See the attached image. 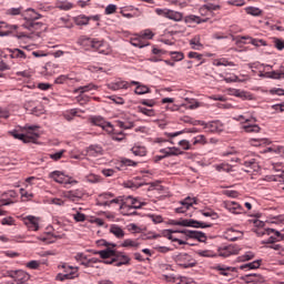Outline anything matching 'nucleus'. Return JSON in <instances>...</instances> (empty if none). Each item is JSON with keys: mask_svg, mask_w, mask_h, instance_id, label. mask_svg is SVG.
Wrapping results in <instances>:
<instances>
[{"mask_svg": "<svg viewBox=\"0 0 284 284\" xmlns=\"http://www.w3.org/2000/svg\"><path fill=\"white\" fill-rule=\"evenodd\" d=\"M30 281V274L24 271H17L13 275L12 284H26Z\"/></svg>", "mask_w": 284, "mask_h": 284, "instance_id": "19", "label": "nucleus"}, {"mask_svg": "<svg viewBox=\"0 0 284 284\" xmlns=\"http://www.w3.org/2000/svg\"><path fill=\"white\" fill-rule=\"evenodd\" d=\"M215 170L217 172H230V170H232V166H230L229 164L222 163V164H216Z\"/></svg>", "mask_w": 284, "mask_h": 284, "instance_id": "61", "label": "nucleus"}, {"mask_svg": "<svg viewBox=\"0 0 284 284\" xmlns=\"http://www.w3.org/2000/svg\"><path fill=\"white\" fill-rule=\"evenodd\" d=\"M10 59H26V52L20 49H13L11 51Z\"/></svg>", "mask_w": 284, "mask_h": 284, "instance_id": "48", "label": "nucleus"}, {"mask_svg": "<svg viewBox=\"0 0 284 284\" xmlns=\"http://www.w3.org/2000/svg\"><path fill=\"white\" fill-rule=\"evenodd\" d=\"M229 92L232 97H239L240 99H243L246 95L245 91L240 89H229Z\"/></svg>", "mask_w": 284, "mask_h": 284, "instance_id": "57", "label": "nucleus"}, {"mask_svg": "<svg viewBox=\"0 0 284 284\" xmlns=\"http://www.w3.org/2000/svg\"><path fill=\"white\" fill-rule=\"evenodd\" d=\"M23 14V7L10 8L6 10L7 17H19Z\"/></svg>", "mask_w": 284, "mask_h": 284, "instance_id": "36", "label": "nucleus"}, {"mask_svg": "<svg viewBox=\"0 0 284 284\" xmlns=\"http://www.w3.org/2000/svg\"><path fill=\"white\" fill-rule=\"evenodd\" d=\"M254 258V253L253 252H246L244 255L239 257V261L245 262V261H252Z\"/></svg>", "mask_w": 284, "mask_h": 284, "instance_id": "64", "label": "nucleus"}, {"mask_svg": "<svg viewBox=\"0 0 284 284\" xmlns=\"http://www.w3.org/2000/svg\"><path fill=\"white\" fill-rule=\"evenodd\" d=\"M130 43L131 45H133L134 48H145V45H148V43L143 42V38H141L140 34H138L134 38L130 39Z\"/></svg>", "mask_w": 284, "mask_h": 284, "instance_id": "32", "label": "nucleus"}, {"mask_svg": "<svg viewBox=\"0 0 284 284\" xmlns=\"http://www.w3.org/2000/svg\"><path fill=\"white\" fill-rule=\"evenodd\" d=\"M132 154L134 156H145L148 154V150H145V146L135 145L131 149Z\"/></svg>", "mask_w": 284, "mask_h": 284, "instance_id": "38", "label": "nucleus"}, {"mask_svg": "<svg viewBox=\"0 0 284 284\" xmlns=\"http://www.w3.org/2000/svg\"><path fill=\"white\" fill-rule=\"evenodd\" d=\"M215 272H219L220 276H231L232 272H236L235 267L217 264L213 266Z\"/></svg>", "mask_w": 284, "mask_h": 284, "instance_id": "21", "label": "nucleus"}, {"mask_svg": "<svg viewBox=\"0 0 284 284\" xmlns=\"http://www.w3.org/2000/svg\"><path fill=\"white\" fill-rule=\"evenodd\" d=\"M192 50H203V43H201V37L196 36L190 40Z\"/></svg>", "mask_w": 284, "mask_h": 284, "instance_id": "35", "label": "nucleus"}, {"mask_svg": "<svg viewBox=\"0 0 284 284\" xmlns=\"http://www.w3.org/2000/svg\"><path fill=\"white\" fill-rule=\"evenodd\" d=\"M63 235H50L40 237V241H43V243H54L57 239H62Z\"/></svg>", "mask_w": 284, "mask_h": 284, "instance_id": "50", "label": "nucleus"}, {"mask_svg": "<svg viewBox=\"0 0 284 284\" xmlns=\"http://www.w3.org/2000/svg\"><path fill=\"white\" fill-rule=\"evenodd\" d=\"M240 281H243L245 284H261L265 283V277L261 274L253 273L241 276Z\"/></svg>", "mask_w": 284, "mask_h": 284, "instance_id": "10", "label": "nucleus"}, {"mask_svg": "<svg viewBox=\"0 0 284 284\" xmlns=\"http://www.w3.org/2000/svg\"><path fill=\"white\" fill-rule=\"evenodd\" d=\"M180 203H181L182 206L176 207L175 212L178 214H185L187 212V210H190V207H192V205H194L196 203V199L187 196L186 199H184Z\"/></svg>", "mask_w": 284, "mask_h": 284, "instance_id": "12", "label": "nucleus"}, {"mask_svg": "<svg viewBox=\"0 0 284 284\" xmlns=\"http://www.w3.org/2000/svg\"><path fill=\"white\" fill-rule=\"evenodd\" d=\"M267 143V140L265 139H251L250 144L253 145V148H261V145H265Z\"/></svg>", "mask_w": 284, "mask_h": 284, "instance_id": "55", "label": "nucleus"}, {"mask_svg": "<svg viewBox=\"0 0 284 284\" xmlns=\"http://www.w3.org/2000/svg\"><path fill=\"white\" fill-rule=\"evenodd\" d=\"M62 196L64 199H69V201H77L79 199H83V191L75 189L71 191H64L62 193Z\"/></svg>", "mask_w": 284, "mask_h": 284, "instance_id": "20", "label": "nucleus"}, {"mask_svg": "<svg viewBox=\"0 0 284 284\" xmlns=\"http://www.w3.org/2000/svg\"><path fill=\"white\" fill-rule=\"evenodd\" d=\"M202 10H207L209 12H214L216 10H221L220 4H216L214 2H207L202 7Z\"/></svg>", "mask_w": 284, "mask_h": 284, "instance_id": "47", "label": "nucleus"}, {"mask_svg": "<svg viewBox=\"0 0 284 284\" xmlns=\"http://www.w3.org/2000/svg\"><path fill=\"white\" fill-rule=\"evenodd\" d=\"M241 252V247L237 245H227L222 246L217 250L219 256H222L223 258H227V256L236 255Z\"/></svg>", "mask_w": 284, "mask_h": 284, "instance_id": "8", "label": "nucleus"}, {"mask_svg": "<svg viewBox=\"0 0 284 284\" xmlns=\"http://www.w3.org/2000/svg\"><path fill=\"white\" fill-rule=\"evenodd\" d=\"M91 123H93V125H98L99 128H104L105 123H108L102 116H94L91 119Z\"/></svg>", "mask_w": 284, "mask_h": 284, "instance_id": "52", "label": "nucleus"}, {"mask_svg": "<svg viewBox=\"0 0 284 284\" xmlns=\"http://www.w3.org/2000/svg\"><path fill=\"white\" fill-rule=\"evenodd\" d=\"M22 17L26 22L30 21V23H32L41 19L42 16L39 12H37L34 9L29 8L24 11Z\"/></svg>", "mask_w": 284, "mask_h": 284, "instance_id": "16", "label": "nucleus"}, {"mask_svg": "<svg viewBox=\"0 0 284 284\" xmlns=\"http://www.w3.org/2000/svg\"><path fill=\"white\" fill-rule=\"evenodd\" d=\"M97 254H99V256L104 260L112 258V256H116V250H113L112 247H106L105 250L98 251Z\"/></svg>", "mask_w": 284, "mask_h": 284, "instance_id": "26", "label": "nucleus"}, {"mask_svg": "<svg viewBox=\"0 0 284 284\" xmlns=\"http://www.w3.org/2000/svg\"><path fill=\"white\" fill-rule=\"evenodd\" d=\"M176 233L181 234V231L166 230L163 232L164 236H166V239H169V241H172L173 243H179V245H187V242H185L183 240L174 239V235H172V234H176Z\"/></svg>", "mask_w": 284, "mask_h": 284, "instance_id": "23", "label": "nucleus"}, {"mask_svg": "<svg viewBox=\"0 0 284 284\" xmlns=\"http://www.w3.org/2000/svg\"><path fill=\"white\" fill-rule=\"evenodd\" d=\"M44 70L49 77H52V74H57V72H59V63L49 62L45 64Z\"/></svg>", "mask_w": 284, "mask_h": 284, "instance_id": "28", "label": "nucleus"}, {"mask_svg": "<svg viewBox=\"0 0 284 284\" xmlns=\"http://www.w3.org/2000/svg\"><path fill=\"white\" fill-rule=\"evenodd\" d=\"M185 101L189 103V110H196V108H201V102L195 99H186Z\"/></svg>", "mask_w": 284, "mask_h": 284, "instance_id": "60", "label": "nucleus"}, {"mask_svg": "<svg viewBox=\"0 0 284 284\" xmlns=\"http://www.w3.org/2000/svg\"><path fill=\"white\" fill-rule=\"evenodd\" d=\"M87 181L89 183H100L101 176L91 173V174L87 175Z\"/></svg>", "mask_w": 284, "mask_h": 284, "instance_id": "63", "label": "nucleus"}, {"mask_svg": "<svg viewBox=\"0 0 284 284\" xmlns=\"http://www.w3.org/2000/svg\"><path fill=\"white\" fill-rule=\"evenodd\" d=\"M92 90H99V87L93 83H90L84 87H79L78 89L73 90V92L74 94H85V92H90Z\"/></svg>", "mask_w": 284, "mask_h": 284, "instance_id": "27", "label": "nucleus"}, {"mask_svg": "<svg viewBox=\"0 0 284 284\" xmlns=\"http://www.w3.org/2000/svg\"><path fill=\"white\" fill-rule=\"evenodd\" d=\"M49 176L55 181V183H60L62 185H77V183H79V181L72 179L70 175H65L61 171H53Z\"/></svg>", "mask_w": 284, "mask_h": 284, "instance_id": "4", "label": "nucleus"}, {"mask_svg": "<svg viewBox=\"0 0 284 284\" xmlns=\"http://www.w3.org/2000/svg\"><path fill=\"white\" fill-rule=\"evenodd\" d=\"M26 267H28V270H39V267H41V262L32 260L26 264Z\"/></svg>", "mask_w": 284, "mask_h": 284, "instance_id": "58", "label": "nucleus"}, {"mask_svg": "<svg viewBox=\"0 0 284 284\" xmlns=\"http://www.w3.org/2000/svg\"><path fill=\"white\" fill-rule=\"evenodd\" d=\"M78 43L84 48V50H90L94 48V39L88 38L85 36L80 37Z\"/></svg>", "mask_w": 284, "mask_h": 284, "instance_id": "24", "label": "nucleus"}, {"mask_svg": "<svg viewBox=\"0 0 284 284\" xmlns=\"http://www.w3.org/2000/svg\"><path fill=\"white\" fill-rule=\"evenodd\" d=\"M68 81H74V78L62 74L54 80V83H57L58 85H63V83H67Z\"/></svg>", "mask_w": 284, "mask_h": 284, "instance_id": "51", "label": "nucleus"}, {"mask_svg": "<svg viewBox=\"0 0 284 284\" xmlns=\"http://www.w3.org/2000/svg\"><path fill=\"white\" fill-rule=\"evenodd\" d=\"M89 156H101L103 154V146L101 145H91L87 150Z\"/></svg>", "mask_w": 284, "mask_h": 284, "instance_id": "25", "label": "nucleus"}, {"mask_svg": "<svg viewBox=\"0 0 284 284\" xmlns=\"http://www.w3.org/2000/svg\"><path fill=\"white\" fill-rule=\"evenodd\" d=\"M160 154H163L160 156V159H168L170 156H179L183 154V151L176 146L165 148L160 150Z\"/></svg>", "mask_w": 284, "mask_h": 284, "instance_id": "15", "label": "nucleus"}, {"mask_svg": "<svg viewBox=\"0 0 284 284\" xmlns=\"http://www.w3.org/2000/svg\"><path fill=\"white\" fill-rule=\"evenodd\" d=\"M213 65H215L216 68H220V65H224V68L231 67L234 68V62L227 60L226 58H220V59H215L213 61Z\"/></svg>", "mask_w": 284, "mask_h": 284, "instance_id": "30", "label": "nucleus"}, {"mask_svg": "<svg viewBox=\"0 0 284 284\" xmlns=\"http://www.w3.org/2000/svg\"><path fill=\"white\" fill-rule=\"evenodd\" d=\"M22 28H24V30H29L31 34H36V37H41V34H43V32L48 30V27L42 22H30V21L24 22L22 24Z\"/></svg>", "mask_w": 284, "mask_h": 284, "instance_id": "5", "label": "nucleus"}, {"mask_svg": "<svg viewBox=\"0 0 284 284\" xmlns=\"http://www.w3.org/2000/svg\"><path fill=\"white\" fill-rule=\"evenodd\" d=\"M266 77H268V79H284V71H271L266 73Z\"/></svg>", "mask_w": 284, "mask_h": 284, "instance_id": "53", "label": "nucleus"}, {"mask_svg": "<svg viewBox=\"0 0 284 284\" xmlns=\"http://www.w3.org/2000/svg\"><path fill=\"white\" fill-rule=\"evenodd\" d=\"M174 262L182 270H190V267H196L197 263L194 256L187 253H180L174 257Z\"/></svg>", "mask_w": 284, "mask_h": 284, "instance_id": "2", "label": "nucleus"}, {"mask_svg": "<svg viewBox=\"0 0 284 284\" xmlns=\"http://www.w3.org/2000/svg\"><path fill=\"white\" fill-rule=\"evenodd\" d=\"M242 39H248L250 43L252 45H255V48H261V45H267V42L263 39H254L252 37H243Z\"/></svg>", "mask_w": 284, "mask_h": 284, "instance_id": "40", "label": "nucleus"}, {"mask_svg": "<svg viewBox=\"0 0 284 284\" xmlns=\"http://www.w3.org/2000/svg\"><path fill=\"white\" fill-rule=\"evenodd\" d=\"M192 143L193 145H205L207 143V140L205 139V135L200 134L193 138Z\"/></svg>", "mask_w": 284, "mask_h": 284, "instance_id": "46", "label": "nucleus"}, {"mask_svg": "<svg viewBox=\"0 0 284 284\" xmlns=\"http://www.w3.org/2000/svg\"><path fill=\"white\" fill-rule=\"evenodd\" d=\"M58 10H72V3L69 1H59L55 3Z\"/></svg>", "mask_w": 284, "mask_h": 284, "instance_id": "45", "label": "nucleus"}, {"mask_svg": "<svg viewBox=\"0 0 284 284\" xmlns=\"http://www.w3.org/2000/svg\"><path fill=\"white\" fill-rule=\"evenodd\" d=\"M123 210H128V207H132L133 210H141L142 205H145V202L139 201L136 197L126 196L123 199Z\"/></svg>", "mask_w": 284, "mask_h": 284, "instance_id": "9", "label": "nucleus"}, {"mask_svg": "<svg viewBox=\"0 0 284 284\" xmlns=\"http://www.w3.org/2000/svg\"><path fill=\"white\" fill-rule=\"evenodd\" d=\"M93 50L99 52L100 54H112V48L110 47V43L103 41V40H93Z\"/></svg>", "mask_w": 284, "mask_h": 284, "instance_id": "7", "label": "nucleus"}, {"mask_svg": "<svg viewBox=\"0 0 284 284\" xmlns=\"http://www.w3.org/2000/svg\"><path fill=\"white\" fill-rule=\"evenodd\" d=\"M224 207L231 212V214H243V206L234 201L224 202Z\"/></svg>", "mask_w": 284, "mask_h": 284, "instance_id": "18", "label": "nucleus"}, {"mask_svg": "<svg viewBox=\"0 0 284 284\" xmlns=\"http://www.w3.org/2000/svg\"><path fill=\"white\" fill-rule=\"evenodd\" d=\"M120 163L121 165H125L129 168H136V165H139V162H135L134 160L128 158H121Z\"/></svg>", "mask_w": 284, "mask_h": 284, "instance_id": "49", "label": "nucleus"}, {"mask_svg": "<svg viewBox=\"0 0 284 284\" xmlns=\"http://www.w3.org/2000/svg\"><path fill=\"white\" fill-rule=\"evenodd\" d=\"M22 130H24L27 134L19 133V131L17 130L9 131L8 134H10V136H13V139H18V141H22L23 143L37 142V139H39V133H37V130H39V125L26 124Z\"/></svg>", "mask_w": 284, "mask_h": 284, "instance_id": "1", "label": "nucleus"}, {"mask_svg": "<svg viewBox=\"0 0 284 284\" xmlns=\"http://www.w3.org/2000/svg\"><path fill=\"white\" fill-rule=\"evenodd\" d=\"M181 234H185V236H187L189 239H195L200 243H205V241H207V236L205 235V233L200 231L186 230V231H181Z\"/></svg>", "mask_w": 284, "mask_h": 284, "instance_id": "14", "label": "nucleus"}, {"mask_svg": "<svg viewBox=\"0 0 284 284\" xmlns=\"http://www.w3.org/2000/svg\"><path fill=\"white\" fill-rule=\"evenodd\" d=\"M258 267H261V260L243 264L240 270H258Z\"/></svg>", "mask_w": 284, "mask_h": 284, "instance_id": "37", "label": "nucleus"}, {"mask_svg": "<svg viewBox=\"0 0 284 284\" xmlns=\"http://www.w3.org/2000/svg\"><path fill=\"white\" fill-rule=\"evenodd\" d=\"M140 246H141V243L139 242V240H132V239H126L121 244V247H133V250H139Z\"/></svg>", "mask_w": 284, "mask_h": 284, "instance_id": "31", "label": "nucleus"}, {"mask_svg": "<svg viewBox=\"0 0 284 284\" xmlns=\"http://www.w3.org/2000/svg\"><path fill=\"white\" fill-rule=\"evenodd\" d=\"M239 234H241L239 231H235L234 229H229L225 232V239L227 241H236L239 239Z\"/></svg>", "mask_w": 284, "mask_h": 284, "instance_id": "39", "label": "nucleus"}, {"mask_svg": "<svg viewBox=\"0 0 284 284\" xmlns=\"http://www.w3.org/2000/svg\"><path fill=\"white\" fill-rule=\"evenodd\" d=\"M244 12H246V14H250L251 17H261V16H263V10H261L257 7H246L244 9Z\"/></svg>", "mask_w": 284, "mask_h": 284, "instance_id": "33", "label": "nucleus"}, {"mask_svg": "<svg viewBox=\"0 0 284 284\" xmlns=\"http://www.w3.org/2000/svg\"><path fill=\"white\" fill-rule=\"evenodd\" d=\"M17 30H19V26L17 24L0 22V37H8V34H12Z\"/></svg>", "mask_w": 284, "mask_h": 284, "instance_id": "17", "label": "nucleus"}, {"mask_svg": "<svg viewBox=\"0 0 284 284\" xmlns=\"http://www.w3.org/2000/svg\"><path fill=\"white\" fill-rule=\"evenodd\" d=\"M97 263H101V260H99L97 257H92L89 260H84V262H81V265H83L84 267H94V265H97Z\"/></svg>", "mask_w": 284, "mask_h": 284, "instance_id": "44", "label": "nucleus"}, {"mask_svg": "<svg viewBox=\"0 0 284 284\" xmlns=\"http://www.w3.org/2000/svg\"><path fill=\"white\" fill-rule=\"evenodd\" d=\"M166 19H170L171 21H183V14L179 11L170 10L166 16Z\"/></svg>", "mask_w": 284, "mask_h": 284, "instance_id": "34", "label": "nucleus"}, {"mask_svg": "<svg viewBox=\"0 0 284 284\" xmlns=\"http://www.w3.org/2000/svg\"><path fill=\"white\" fill-rule=\"evenodd\" d=\"M120 210H121V214H123L124 216H134V214H136V210H134L131 206L123 209V202L120 205Z\"/></svg>", "mask_w": 284, "mask_h": 284, "instance_id": "43", "label": "nucleus"}, {"mask_svg": "<svg viewBox=\"0 0 284 284\" xmlns=\"http://www.w3.org/2000/svg\"><path fill=\"white\" fill-rule=\"evenodd\" d=\"M170 55L173 61H183V59H185V54L181 51H171Z\"/></svg>", "mask_w": 284, "mask_h": 284, "instance_id": "54", "label": "nucleus"}, {"mask_svg": "<svg viewBox=\"0 0 284 284\" xmlns=\"http://www.w3.org/2000/svg\"><path fill=\"white\" fill-rule=\"evenodd\" d=\"M236 121H244L242 130H244V132L247 134H258V132H261V126H258V124H250L252 120L245 119L243 115H239Z\"/></svg>", "mask_w": 284, "mask_h": 284, "instance_id": "6", "label": "nucleus"}, {"mask_svg": "<svg viewBox=\"0 0 284 284\" xmlns=\"http://www.w3.org/2000/svg\"><path fill=\"white\" fill-rule=\"evenodd\" d=\"M169 225H180L181 227H212V224L205 222H199L192 219H180V220H170Z\"/></svg>", "mask_w": 284, "mask_h": 284, "instance_id": "3", "label": "nucleus"}, {"mask_svg": "<svg viewBox=\"0 0 284 284\" xmlns=\"http://www.w3.org/2000/svg\"><path fill=\"white\" fill-rule=\"evenodd\" d=\"M110 233L114 234L116 239H123V236H125V231H123V229L116 224L110 226Z\"/></svg>", "mask_w": 284, "mask_h": 284, "instance_id": "29", "label": "nucleus"}, {"mask_svg": "<svg viewBox=\"0 0 284 284\" xmlns=\"http://www.w3.org/2000/svg\"><path fill=\"white\" fill-rule=\"evenodd\" d=\"M108 99H110V101H113V103H115L116 105L125 104V100L122 97L109 95Z\"/></svg>", "mask_w": 284, "mask_h": 284, "instance_id": "56", "label": "nucleus"}, {"mask_svg": "<svg viewBox=\"0 0 284 284\" xmlns=\"http://www.w3.org/2000/svg\"><path fill=\"white\" fill-rule=\"evenodd\" d=\"M24 225L30 230L31 232H38L39 230V217L33 215H28L22 219Z\"/></svg>", "mask_w": 284, "mask_h": 284, "instance_id": "11", "label": "nucleus"}, {"mask_svg": "<svg viewBox=\"0 0 284 284\" xmlns=\"http://www.w3.org/2000/svg\"><path fill=\"white\" fill-rule=\"evenodd\" d=\"M135 94H150V87L140 83L135 90H134Z\"/></svg>", "mask_w": 284, "mask_h": 284, "instance_id": "42", "label": "nucleus"}, {"mask_svg": "<svg viewBox=\"0 0 284 284\" xmlns=\"http://www.w3.org/2000/svg\"><path fill=\"white\" fill-rule=\"evenodd\" d=\"M108 88L109 90L116 92V90H128V88H130V83L126 81L111 82L108 84Z\"/></svg>", "mask_w": 284, "mask_h": 284, "instance_id": "22", "label": "nucleus"}, {"mask_svg": "<svg viewBox=\"0 0 284 284\" xmlns=\"http://www.w3.org/2000/svg\"><path fill=\"white\" fill-rule=\"evenodd\" d=\"M21 197L24 199V201H31V199H34V194L29 193L24 189H20Z\"/></svg>", "mask_w": 284, "mask_h": 284, "instance_id": "62", "label": "nucleus"}, {"mask_svg": "<svg viewBox=\"0 0 284 284\" xmlns=\"http://www.w3.org/2000/svg\"><path fill=\"white\" fill-rule=\"evenodd\" d=\"M139 36L142 38V39H154V32H152V30L150 29H146V30H143L139 33Z\"/></svg>", "mask_w": 284, "mask_h": 284, "instance_id": "59", "label": "nucleus"}, {"mask_svg": "<svg viewBox=\"0 0 284 284\" xmlns=\"http://www.w3.org/2000/svg\"><path fill=\"white\" fill-rule=\"evenodd\" d=\"M101 19L99 16L87 17L85 14H80L74 18L75 26H88L90 21H94L95 23Z\"/></svg>", "mask_w": 284, "mask_h": 284, "instance_id": "13", "label": "nucleus"}, {"mask_svg": "<svg viewBox=\"0 0 284 284\" xmlns=\"http://www.w3.org/2000/svg\"><path fill=\"white\" fill-rule=\"evenodd\" d=\"M138 112H140V114H144V116H156V112L153 109L138 106Z\"/></svg>", "mask_w": 284, "mask_h": 284, "instance_id": "41", "label": "nucleus"}]
</instances>
